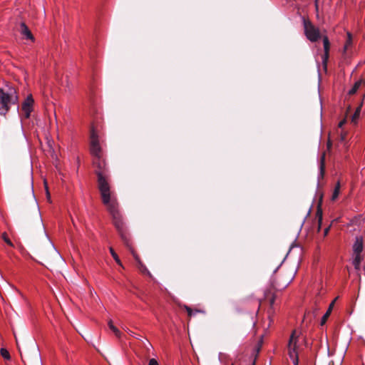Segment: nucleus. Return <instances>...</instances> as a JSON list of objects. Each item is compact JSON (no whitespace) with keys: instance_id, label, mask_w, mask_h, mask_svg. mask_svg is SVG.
Returning a JSON list of instances; mask_svg holds the SVG:
<instances>
[{"instance_id":"f257e3e1","label":"nucleus","mask_w":365,"mask_h":365,"mask_svg":"<svg viewBox=\"0 0 365 365\" xmlns=\"http://www.w3.org/2000/svg\"><path fill=\"white\" fill-rule=\"evenodd\" d=\"M101 197L103 204L106 206L108 211L112 216L113 225L117 230L122 241L125 245H129L130 235L119 212L118 202L116 197L113 192Z\"/></svg>"},{"instance_id":"f03ea898","label":"nucleus","mask_w":365,"mask_h":365,"mask_svg":"<svg viewBox=\"0 0 365 365\" xmlns=\"http://www.w3.org/2000/svg\"><path fill=\"white\" fill-rule=\"evenodd\" d=\"M92 163L95 168L94 173L97 175L98 188L101 196L111 193L108 170L103 155L93 157Z\"/></svg>"},{"instance_id":"7ed1b4c3","label":"nucleus","mask_w":365,"mask_h":365,"mask_svg":"<svg viewBox=\"0 0 365 365\" xmlns=\"http://www.w3.org/2000/svg\"><path fill=\"white\" fill-rule=\"evenodd\" d=\"M19 96L17 90L14 86H7L5 90L0 88V114L6 115L11 105H17Z\"/></svg>"},{"instance_id":"20e7f679","label":"nucleus","mask_w":365,"mask_h":365,"mask_svg":"<svg viewBox=\"0 0 365 365\" xmlns=\"http://www.w3.org/2000/svg\"><path fill=\"white\" fill-rule=\"evenodd\" d=\"M297 341L298 336H296V331L294 330L292 331L288 343V354L294 365H297L299 364Z\"/></svg>"},{"instance_id":"39448f33","label":"nucleus","mask_w":365,"mask_h":365,"mask_svg":"<svg viewBox=\"0 0 365 365\" xmlns=\"http://www.w3.org/2000/svg\"><path fill=\"white\" fill-rule=\"evenodd\" d=\"M304 34L310 41L316 42L320 38L319 30L310 21L304 19Z\"/></svg>"},{"instance_id":"423d86ee","label":"nucleus","mask_w":365,"mask_h":365,"mask_svg":"<svg viewBox=\"0 0 365 365\" xmlns=\"http://www.w3.org/2000/svg\"><path fill=\"white\" fill-rule=\"evenodd\" d=\"M90 153L93 157L103 155L98 136L93 128H92L90 135Z\"/></svg>"},{"instance_id":"0eeeda50","label":"nucleus","mask_w":365,"mask_h":365,"mask_svg":"<svg viewBox=\"0 0 365 365\" xmlns=\"http://www.w3.org/2000/svg\"><path fill=\"white\" fill-rule=\"evenodd\" d=\"M34 99L31 94L27 96L21 104V110L26 118H29L34 110Z\"/></svg>"},{"instance_id":"6e6552de","label":"nucleus","mask_w":365,"mask_h":365,"mask_svg":"<svg viewBox=\"0 0 365 365\" xmlns=\"http://www.w3.org/2000/svg\"><path fill=\"white\" fill-rule=\"evenodd\" d=\"M323 44H324V54L322 57L323 63L324 66H327V63L329 56V48H330V43L328 37L327 36H323Z\"/></svg>"},{"instance_id":"1a4fd4ad","label":"nucleus","mask_w":365,"mask_h":365,"mask_svg":"<svg viewBox=\"0 0 365 365\" xmlns=\"http://www.w3.org/2000/svg\"><path fill=\"white\" fill-rule=\"evenodd\" d=\"M353 254H361L364 248V241L362 237H356L353 245Z\"/></svg>"},{"instance_id":"9d476101","label":"nucleus","mask_w":365,"mask_h":365,"mask_svg":"<svg viewBox=\"0 0 365 365\" xmlns=\"http://www.w3.org/2000/svg\"><path fill=\"white\" fill-rule=\"evenodd\" d=\"M20 33L26 37V39L34 40L33 34H31V31L28 28V26L26 25L25 23L22 22L20 24Z\"/></svg>"},{"instance_id":"9b49d317","label":"nucleus","mask_w":365,"mask_h":365,"mask_svg":"<svg viewBox=\"0 0 365 365\" xmlns=\"http://www.w3.org/2000/svg\"><path fill=\"white\" fill-rule=\"evenodd\" d=\"M336 299H334L331 302V304H329V307H328V309L327 310L326 313L324 314V316L322 317V319H321V322H320V324L321 326H323L326 324L328 318L329 317L332 310H333V308H334V303L336 302Z\"/></svg>"},{"instance_id":"f8f14e48","label":"nucleus","mask_w":365,"mask_h":365,"mask_svg":"<svg viewBox=\"0 0 365 365\" xmlns=\"http://www.w3.org/2000/svg\"><path fill=\"white\" fill-rule=\"evenodd\" d=\"M325 174V153H323L320 158L319 163V178H323Z\"/></svg>"},{"instance_id":"ddd939ff","label":"nucleus","mask_w":365,"mask_h":365,"mask_svg":"<svg viewBox=\"0 0 365 365\" xmlns=\"http://www.w3.org/2000/svg\"><path fill=\"white\" fill-rule=\"evenodd\" d=\"M362 256L361 254H354V258L352 261V264L354 266L355 269L359 270L360 269V264L362 261Z\"/></svg>"},{"instance_id":"4468645a","label":"nucleus","mask_w":365,"mask_h":365,"mask_svg":"<svg viewBox=\"0 0 365 365\" xmlns=\"http://www.w3.org/2000/svg\"><path fill=\"white\" fill-rule=\"evenodd\" d=\"M365 83V81L364 79H359V81H357L354 84V86H352V88L349 90V95H354L356 93V91H358V89L361 87V85L364 84Z\"/></svg>"},{"instance_id":"2eb2a0df","label":"nucleus","mask_w":365,"mask_h":365,"mask_svg":"<svg viewBox=\"0 0 365 365\" xmlns=\"http://www.w3.org/2000/svg\"><path fill=\"white\" fill-rule=\"evenodd\" d=\"M46 244H47V249H48V252H49V255L51 257H58V252L56 250L53 245L48 239L46 240Z\"/></svg>"},{"instance_id":"dca6fc26","label":"nucleus","mask_w":365,"mask_h":365,"mask_svg":"<svg viewBox=\"0 0 365 365\" xmlns=\"http://www.w3.org/2000/svg\"><path fill=\"white\" fill-rule=\"evenodd\" d=\"M347 38L346 40L344 46V53H346V51L352 45V35L350 32L346 33Z\"/></svg>"},{"instance_id":"f3484780","label":"nucleus","mask_w":365,"mask_h":365,"mask_svg":"<svg viewBox=\"0 0 365 365\" xmlns=\"http://www.w3.org/2000/svg\"><path fill=\"white\" fill-rule=\"evenodd\" d=\"M108 325L118 338L121 337V332L116 327L113 325V321L111 319L108 321Z\"/></svg>"},{"instance_id":"a211bd4d","label":"nucleus","mask_w":365,"mask_h":365,"mask_svg":"<svg viewBox=\"0 0 365 365\" xmlns=\"http://www.w3.org/2000/svg\"><path fill=\"white\" fill-rule=\"evenodd\" d=\"M362 105H363V102H361L359 106L356 108L354 115L351 117V122L352 123H356V120L359 118V115H360V112H361V109Z\"/></svg>"},{"instance_id":"6ab92c4d","label":"nucleus","mask_w":365,"mask_h":365,"mask_svg":"<svg viewBox=\"0 0 365 365\" xmlns=\"http://www.w3.org/2000/svg\"><path fill=\"white\" fill-rule=\"evenodd\" d=\"M317 217L318 218V232L321 230V226L322 223V210L320 207V205L318 206L317 210Z\"/></svg>"},{"instance_id":"aec40b11","label":"nucleus","mask_w":365,"mask_h":365,"mask_svg":"<svg viewBox=\"0 0 365 365\" xmlns=\"http://www.w3.org/2000/svg\"><path fill=\"white\" fill-rule=\"evenodd\" d=\"M125 246L129 249V250L130 251L131 254L133 255V257L135 258V259L138 262V264H139V261H140V257L137 255V253L135 252L134 249L133 248L132 243H131L130 238H129V245H125Z\"/></svg>"},{"instance_id":"412c9836","label":"nucleus","mask_w":365,"mask_h":365,"mask_svg":"<svg viewBox=\"0 0 365 365\" xmlns=\"http://www.w3.org/2000/svg\"><path fill=\"white\" fill-rule=\"evenodd\" d=\"M125 246L129 249V250L130 251L131 254L133 255V257L135 258V259L138 262V264H139V261H140V257L137 255V253L135 252L134 249L133 248L132 243H131L130 238H129V245H125Z\"/></svg>"},{"instance_id":"4be33fe9","label":"nucleus","mask_w":365,"mask_h":365,"mask_svg":"<svg viewBox=\"0 0 365 365\" xmlns=\"http://www.w3.org/2000/svg\"><path fill=\"white\" fill-rule=\"evenodd\" d=\"M340 182L339 181L337 182V183L336 184V186L334 187V192H333V194H332V196H331V200H335L339 195V192H340Z\"/></svg>"},{"instance_id":"5701e85b","label":"nucleus","mask_w":365,"mask_h":365,"mask_svg":"<svg viewBox=\"0 0 365 365\" xmlns=\"http://www.w3.org/2000/svg\"><path fill=\"white\" fill-rule=\"evenodd\" d=\"M138 268L142 274L151 276L150 272L148 270L146 267L143 264L141 261H139V264H138Z\"/></svg>"},{"instance_id":"b1692460","label":"nucleus","mask_w":365,"mask_h":365,"mask_svg":"<svg viewBox=\"0 0 365 365\" xmlns=\"http://www.w3.org/2000/svg\"><path fill=\"white\" fill-rule=\"evenodd\" d=\"M110 250V252L112 255V257H113V259H115V261L116 262V263L118 264H119L120 266H122V263H121V261L120 260L118 255L115 253V252L114 251V250L112 248V247H110L109 249Z\"/></svg>"},{"instance_id":"393cba45","label":"nucleus","mask_w":365,"mask_h":365,"mask_svg":"<svg viewBox=\"0 0 365 365\" xmlns=\"http://www.w3.org/2000/svg\"><path fill=\"white\" fill-rule=\"evenodd\" d=\"M0 353L2 357L4 358L5 359H10V354L6 349L1 348L0 350Z\"/></svg>"},{"instance_id":"a878e982","label":"nucleus","mask_w":365,"mask_h":365,"mask_svg":"<svg viewBox=\"0 0 365 365\" xmlns=\"http://www.w3.org/2000/svg\"><path fill=\"white\" fill-rule=\"evenodd\" d=\"M2 238H3V240H4V242H5L7 245H9V246H11V247H13V246H14V245H13V243L11 242V240H9V238L8 237V236H7V234H6V233H5V232H4V233H3V234H2Z\"/></svg>"},{"instance_id":"bb28decb","label":"nucleus","mask_w":365,"mask_h":365,"mask_svg":"<svg viewBox=\"0 0 365 365\" xmlns=\"http://www.w3.org/2000/svg\"><path fill=\"white\" fill-rule=\"evenodd\" d=\"M44 185H45V190H46L47 200H48V202H51V195H50V192H49V190H48V185H47V182H46V180L44 181Z\"/></svg>"},{"instance_id":"cd10ccee","label":"nucleus","mask_w":365,"mask_h":365,"mask_svg":"<svg viewBox=\"0 0 365 365\" xmlns=\"http://www.w3.org/2000/svg\"><path fill=\"white\" fill-rule=\"evenodd\" d=\"M148 365H159L157 360L155 359H151L149 361Z\"/></svg>"},{"instance_id":"c85d7f7f","label":"nucleus","mask_w":365,"mask_h":365,"mask_svg":"<svg viewBox=\"0 0 365 365\" xmlns=\"http://www.w3.org/2000/svg\"><path fill=\"white\" fill-rule=\"evenodd\" d=\"M185 309H186L188 316L190 317L192 315V309L187 306H185Z\"/></svg>"},{"instance_id":"c756f323","label":"nucleus","mask_w":365,"mask_h":365,"mask_svg":"<svg viewBox=\"0 0 365 365\" xmlns=\"http://www.w3.org/2000/svg\"><path fill=\"white\" fill-rule=\"evenodd\" d=\"M329 229H330V225L329 227H327V228H325V230L324 231V236H327L328 235Z\"/></svg>"},{"instance_id":"7c9ffc66","label":"nucleus","mask_w":365,"mask_h":365,"mask_svg":"<svg viewBox=\"0 0 365 365\" xmlns=\"http://www.w3.org/2000/svg\"><path fill=\"white\" fill-rule=\"evenodd\" d=\"M345 123H346V120L345 119L341 120V121H340L339 123V128H342L343 125L345 124Z\"/></svg>"},{"instance_id":"2f4dec72","label":"nucleus","mask_w":365,"mask_h":365,"mask_svg":"<svg viewBox=\"0 0 365 365\" xmlns=\"http://www.w3.org/2000/svg\"><path fill=\"white\" fill-rule=\"evenodd\" d=\"M319 310V308H315L314 312H313V315H314V317H315L317 316V312Z\"/></svg>"},{"instance_id":"473e14b6","label":"nucleus","mask_w":365,"mask_h":365,"mask_svg":"<svg viewBox=\"0 0 365 365\" xmlns=\"http://www.w3.org/2000/svg\"><path fill=\"white\" fill-rule=\"evenodd\" d=\"M274 302V297H273L271 299H270V304L272 305Z\"/></svg>"},{"instance_id":"72a5a7b5","label":"nucleus","mask_w":365,"mask_h":365,"mask_svg":"<svg viewBox=\"0 0 365 365\" xmlns=\"http://www.w3.org/2000/svg\"><path fill=\"white\" fill-rule=\"evenodd\" d=\"M126 331H127L129 334H130V335H133V333L130 330H129V329L126 330Z\"/></svg>"},{"instance_id":"f704fd0d","label":"nucleus","mask_w":365,"mask_h":365,"mask_svg":"<svg viewBox=\"0 0 365 365\" xmlns=\"http://www.w3.org/2000/svg\"><path fill=\"white\" fill-rule=\"evenodd\" d=\"M260 346H261V345L259 344V346H258V347H257V353H258V352L259 351V350H260Z\"/></svg>"},{"instance_id":"c9c22d12","label":"nucleus","mask_w":365,"mask_h":365,"mask_svg":"<svg viewBox=\"0 0 365 365\" xmlns=\"http://www.w3.org/2000/svg\"><path fill=\"white\" fill-rule=\"evenodd\" d=\"M40 252L42 255H44V252H43V250H40Z\"/></svg>"},{"instance_id":"e433bc0d","label":"nucleus","mask_w":365,"mask_h":365,"mask_svg":"<svg viewBox=\"0 0 365 365\" xmlns=\"http://www.w3.org/2000/svg\"><path fill=\"white\" fill-rule=\"evenodd\" d=\"M327 146H328V148H329V147L331 146V143H329L327 144Z\"/></svg>"},{"instance_id":"4c0bfd02","label":"nucleus","mask_w":365,"mask_h":365,"mask_svg":"<svg viewBox=\"0 0 365 365\" xmlns=\"http://www.w3.org/2000/svg\"><path fill=\"white\" fill-rule=\"evenodd\" d=\"M253 365H255V362L253 363Z\"/></svg>"}]
</instances>
